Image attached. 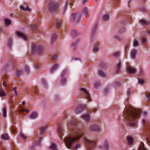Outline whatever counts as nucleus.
<instances>
[{"label":"nucleus","mask_w":150,"mask_h":150,"mask_svg":"<svg viewBox=\"0 0 150 150\" xmlns=\"http://www.w3.org/2000/svg\"><path fill=\"white\" fill-rule=\"evenodd\" d=\"M98 74L99 75L102 77H106L107 75L106 74L101 70L98 71Z\"/></svg>","instance_id":"30"},{"label":"nucleus","mask_w":150,"mask_h":150,"mask_svg":"<svg viewBox=\"0 0 150 150\" xmlns=\"http://www.w3.org/2000/svg\"><path fill=\"white\" fill-rule=\"evenodd\" d=\"M16 88H17L16 87H15L13 88V91H14L15 94V95L16 96L17 95V92L16 91Z\"/></svg>","instance_id":"55"},{"label":"nucleus","mask_w":150,"mask_h":150,"mask_svg":"<svg viewBox=\"0 0 150 150\" xmlns=\"http://www.w3.org/2000/svg\"><path fill=\"white\" fill-rule=\"evenodd\" d=\"M109 16L108 14H105L104 15L103 18V19L104 21H108L109 20Z\"/></svg>","instance_id":"36"},{"label":"nucleus","mask_w":150,"mask_h":150,"mask_svg":"<svg viewBox=\"0 0 150 150\" xmlns=\"http://www.w3.org/2000/svg\"><path fill=\"white\" fill-rule=\"evenodd\" d=\"M89 0H83V4H85L86 2H87Z\"/></svg>","instance_id":"63"},{"label":"nucleus","mask_w":150,"mask_h":150,"mask_svg":"<svg viewBox=\"0 0 150 150\" xmlns=\"http://www.w3.org/2000/svg\"><path fill=\"white\" fill-rule=\"evenodd\" d=\"M126 30L125 28L123 27L121 28H120L119 31V32L120 33H122L125 32L126 31Z\"/></svg>","instance_id":"38"},{"label":"nucleus","mask_w":150,"mask_h":150,"mask_svg":"<svg viewBox=\"0 0 150 150\" xmlns=\"http://www.w3.org/2000/svg\"><path fill=\"white\" fill-rule=\"evenodd\" d=\"M71 59H72V61H73V60H79V59L77 58H75L74 57H72L71 58Z\"/></svg>","instance_id":"60"},{"label":"nucleus","mask_w":150,"mask_h":150,"mask_svg":"<svg viewBox=\"0 0 150 150\" xmlns=\"http://www.w3.org/2000/svg\"><path fill=\"white\" fill-rule=\"evenodd\" d=\"M141 112L139 110L129 107H126L125 108L123 115L128 126L133 127L136 125L134 119L139 117Z\"/></svg>","instance_id":"2"},{"label":"nucleus","mask_w":150,"mask_h":150,"mask_svg":"<svg viewBox=\"0 0 150 150\" xmlns=\"http://www.w3.org/2000/svg\"><path fill=\"white\" fill-rule=\"evenodd\" d=\"M93 50L94 52L99 51V49L98 45L97 44L95 45H94Z\"/></svg>","instance_id":"27"},{"label":"nucleus","mask_w":150,"mask_h":150,"mask_svg":"<svg viewBox=\"0 0 150 150\" xmlns=\"http://www.w3.org/2000/svg\"><path fill=\"white\" fill-rule=\"evenodd\" d=\"M23 74V72L22 71L17 70L16 73V75L19 77Z\"/></svg>","instance_id":"31"},{"label":"nucleus","mask_w":150,"mask_h":150,"mask_svg":"<svg viewBox=\"0 0 150 150\" xmlns=\"http://www.w3.org/2000/svg\"><path fill=\"white\" fill-rule=\"evenodd\" d=\"M5 95V93L3 89L0 88V96L3 97Z\"/></svg>","instance_id":"35"},{"label":"nucleus","mask_w":150,"mask_h":150,"mask_svg":"<svg viewBox=\"0 0 150 150\" xmlns=\"http://www.w3.org/2000/svg\"><path fill=\"white\" fill-rule=\"evenodd\" d=\"M122 65V62H119L116 66V71L117 73H119L120 71V70Z\"/></svg>","instance_id":"22"},{"label":"nucleus","mask_w":150,"mask_h":150,"mask_svg":"<svg viewBox=\"0 0 150 150\" xmlns=\"http://www.w3.org/2000/svg\"><path fill=\"white\" fill-rule=\"evenodd\" d=\"M24 70L25 71V73L26 74H28L29 72H30V69L28 66H25V67L24 68Z\"/></svg>","instance_id":"41"},{"label":"nucleus","mask_w":150,"mask_h":150,"mask_svg":"<svg viewBox=\"0 0 150 150\" xmlns=\"http://www.w3.org/2000/svg\"><path fill=\"white\" fill-rule=\"evenodd\" d=\"M142 42L144 43H145L146 42V39L144 37H142Z\"/></svg>","instance_id":"54"},{"label":"nucleus","mask_w":150,"mask_h":150,"mask_svg":"<svg viewBox=\"0 0 150 150\" xmlns=\"http://www.w3.org/2000/svg\"><path fill=\"white\" fill-rule=\"evenodd\" d=\"M16 33L18 38H21L24 40H27L26 36L24 33L19 31H16Z\"/></svg>","instance_id":"9"},{"label":"nucleus","mask_w":150,"mask_h":150,"mask_svg":"<svg viewBox=\"0 0 150 150\" xmlns=\"http://www.w3.org/2000/svg\"><path fill=\"white\" fill-rule=\"evenodd\" d=\"M30 27L33 30H36L38 29V26L37 24L31 25Z\"/></svg>","instance_id":"26"},{"label":"nucleus","mask_w":150,"mask_h":150,"mask_svg":"<svg viewBox=\"0 0 150 150\" xmlns=\"http://www.w3.org/2000/svg\"><path fill=\"white\" fill-rule=\"evenodd\" d=\"M88 9L87 7H85L82 10V12L84 13L85 16L86 18H87V16L88 13Z\"/></svg>","instance_id":"29"},{"label":"nucleus","mask_w":150,"mask_h":150,"mask_svg":"<svg viewBox=\"0 0 150 150\" xmlns=\"http://www.w3.org/2000/svg\"><path fill=\"white\" fill-rule=\"evenodd\" d=\"M99 129V127L96 124L92 125L90 127L89 130L91 131H96Z\"/></svg>","instance_id":"10"},{"label":"nucleus","mask_w":150,"mask_h":150,"mask_svg":"<svg viewBox=\"0 0 150 150\" xmlns=\"http://www.w3.org/2000/svg\"><path fill=\"white\" fill-rule=\"evenodd\" d=\"M57 55H54L53 57H52V59L53 60H55L57 58Z\"/></svg>","instance_id":"59"},{"label":"nucleus","mask_w":150,"mask_h":150,"mask_svg":"<svg viewBox=\"0 0 150 150\" xmlns=\"http://www.w3.org/2000/svg\"><path fill=\"white\" fill-rule=\"evenodd\" d=\"M34 66L35 68H38L39 67V65L37 63H35Z\"/></svg>","instance_id":"58"},{"label":"nucleus","mask_w":150,"mask_h":150,"mask_svg":"<svg viewBox=\"0 0 150 150\" xmlns=\"http://www.w3.org/2000/svg\"><path fill=\"white\" fill-rule=\"evenodd\" d=\"M104 150H109V146L108 145V142L105 140L104 142L103 146L102 147Z\"/></svg>","instance_id":"20"},{"label":"nucleus","mask_w":150,"mask_h":150,"mask_svg":"<svg viewBox=\"0 0 150 150\" xmlns=\"http://www.w3.org/2000/svg\"><path fill=\"white\" fill-rule=\"evenodd\" d=\"M138 150H146L144 147L143 142H141Z\"/></svg>","instance_id":"24"},{"label":"nucleus","mask_w":150,"mask_h":150,"mask_svg":"<svg viewBox=\"0 0 150 150\" xmlns=\"http://www.w3.org/2000/svg\"><path fill=\"white\" fill-rule=\"evenodd\" d=\"M109 88L108 87L106 88L104 90V92L105 93H106L108 92L109 91Z\"/></svg>","instance_id":"56"},{"label":"nucleus","mask_w":150,"mask_h":150,"mask_svg":"<svg viewBox=\"0 0 150 150\" xmlns=\"http://www.w3.org/2000/svg\"><path fill=\"white\" fill-rule=\"evenodd\" d=\"M85 108V107L83 105H79L77 107L74 112L76 114L80 113L84 110Z\"/></svg>","instance_id":"8"},{"label":"nucleus","mask_w":150,"mask_h":150,"mask_svg":"<svg viewBox=\"0 0 150 150\" xmlns=\"http://www.w3.org/2000/svg\"><path fill=\"white\" fill-rule=\"evenodd\" d=\"M57 131L58 133L61 134L62 132V125L61 123H59L58 124Z\"/></svg>","instance_id":"17"},{"label":"nucleus","mask_w":150,"mask_h":150,"mask_svg":"<svg viewBox=\"0 0 150 150\" xmlns=\"http://www.w3.org/2000/svg\"><path fill=\"white\" fill-rule=\"evenodd\" d=\"M20 136L23 140H25L27 138V137L26 136H25V135H24L22 133H21L20 134Z\"/></svg>","instance_id":"42"},{"label":"nucleus","mask_w":150,"mask_h":150,"mask_svg":"<svg viewBox=\"0 0 150 150\" xmlns=\"http://www.w3.org/2000/svg\"><path fill=\"white\" fill-rule=\"evenodd\" d=\"M58 67V64H56L54 65L51 69L50 72L51 73H52Z\"/></svg>","instance_id":"21"},{"label":"nucleus","mask_w":150,"mask_h":150,"mask_svg":"<svg viewBox=\"0 0 150 150\" xmlns=\"http://www.w3.org/2000/svg\"><path fill=\"white\" fill-rule=\"evenodd\" d=\"M120 54V52H117L113 54V56L116 57H117L119 56Z\"/></svg>","instance_id":"50"},{"label":"nucleus","mask_w":150,"mask_h":150,"mask_svg":"<svg viewBox=\"0 0 150 150\" xmlns=\"http://www.w3.org/2000/svg\"><path fill=\"white\" fill-rule=\"evenodd\" d=\"M138 83L140 84H142L144 83V81L142 79H139Z\"/></svg>","instance_id":"51"},{"label":"nucleus","mask_w":150,"mask_h":150,"mask_svg":"<svg viewBox=\"0 0 150 150\" xmlns=\"http://www.w3.org/2000/svg\"><path fill=\"white\" fill-rule=\"evenodd\" d=\"M20 8L23 11H30V9L29 8L28 6L25 5L20 6Z\"/></svg>","instance_id":"13"},{"label":"nucleus","mask_w":150,"mask_h":150,"mask_svg":"<svg viewBox=\"0 0 150 150\" xmlns=\"http://www.w3.org/2000/svg\"><path fill=\"white\" fill-rule=\"evenodd\" d=\"M32 49L34 52H38L39 54L42 53L43 50V47L39 45L37 42L33 44Z\"/></svg>","instance_id":"4"},{"label":"nucleus","mask_w":150,"mask_h":150,"mask_svg":"<svg viewBox=\"0 0 150 150\" xmlns=\"http://www.w3.org/2000/svg\"><path fill=\"white\" fill-rule=\"evenodd\" d=\"M38 116V114L36 112H33L30 115V118L32 119L36 118Z\"/></svg>","instance_id":"14"},{"label":"nucleus","mask_w":150,"mask_h":150,"mask_svg":"<svg viewBox=\"0 0 150 150\" xmlns=\"http://www.w3.org/2000/svg\"><path fill=\"white\" fill-rule=\"evenodd\" d=\"M146 34L150 35V29H148L146 31Z\"/></svg>","instance_id":"62"},{"label":"nucleus","mask_w":150,"mask_h":150,"mask_svg":"<svg viewBox=\"0 0 150 150\" xmlns=\"http://www.w3.org/2000/svg\"><path fill=\"white\" fill-rule=\"evenodd\" d=\"M130 90L129 89H128L127 91V96H129L130 94Z\"/></svg>","instance_id":"61"},{"label":"nucleus","mask_w":150,"mask_h":150,"mask_svg":"<svg viewBox=\"0 0 150 150\" xmlns=\"http://www.w3.org/2000/svg\"><path fill=\"white\" fill-rule=\"evenodd\" d=\"M35 144H33L30 147V149L31 150H34V147H35Z\"/></svg>","instance_id":"57"},{"label":"nucleus","mask_w":150,"mask_h":150,"mask_svg":"<svg viewBox=\"0 0 150 150\" xmlns=\"http://www.w3.org/2000/svg\"><path fill=\"white\" fill-rule=\"evenodd\" d=\"M28 110L27 109H23L22 110V111H21V112H28Z\"/></svg>","instance_id":"64"},{"label":"nucleus","mask_w":150,"mask_h":150,"mask_svg":"<svg viewBox=\"0 0 150 150\" xmlns=\"http://www.w3.org/2000/svg\"><path fill=\"white\" fill-rule=\"evenodd\" d=\"M140 23L143 26L149 24V22L144 19L141 20L140 21Z\"/></svg>","instance_id":"18"},{"label":"nucleus","mask_w":150,"mask_h":150,"mask_svg":"<svg viewBox=\"0 0 150 150\" xmlns=\"http://www.w3.org/2000/svg\"><path fill=\"white\" fill-rule=\"evenodd\" d=\"M127 72L129 74H134L136 71V69L134 68L128 67H127Z\"/></svg>","instance_id":"11"},{"label":"nucleus","mask_w":150,"mask_h":150,"mask_svg":"<svg viewBox=\"0 0 150 150\" xmlns=\"http://www.w3.org/2000/svg\"><path fill=\"white\" fill-rule=\"evenodd\" d=\"M42 137H40L38 139V140L36 142V144L38 145H39L41 142L42 141Z\"/></svg>","instance_id":"40"},{"label":"nucleus","mask_w":150,"mask_h":150,"mask_svg":"<svg viewBox=\"0 0 150 150\" xmlns=\"http://www.w3.org/2000/svg\"><path fill=\"white\" fill-rule=\"evenodd\" d=\"M81 15L78 13H72L70 19L72 23L76 22L78 23L81 21Z\"/></svg>","instance_id":"3"},{"label":"nucleus","mask_w":150,"mask_h":150,"mask_svg":"<svg viewBox=\"0 0 150 150\" xmlns=\"http://www.w3.org/2000/svg\"><path fill=\"white\" fill-rule=\"evenodd\" d=\"M144 95L147 98L148 100H150V93H147L146 94L145 93Z\"/></svg>","instance_id":"48"},{"label":"nucleus","mask_w":150,"mask_h":150,"mask_svg":"<svg viewBox=\"0 0 150 150\" xmlns=\"http://www.w3.org/2000/svg\"><path fill=\"white\" fill-rule=\"evenodd\" d=\"M4 23L6 26H8L11 23L10 20L8 19H4Z\"/></svg>","instance_id":"32"},{"label":"nucleus","mask_w":150,"mask_h":150,"mask_svg":"<svg viewBox=\"0 0 150 150\" xmlns=\"http://www.w3.org/2000/svg\"><path fill=\"white\" fill-rule=\"evenodd\" d=\"M50 148L52 150H58L57 149V146L55 144L52 143L51 144Z\"/></svg>","instance_id":"34"},{"label":"nucleus","mask_w":150,"mask_h":150,"mask_svg":"<svg viewBox=\"0 0 150 150\" xmlns=\"http://www.w3.org/2000/svg\"><path fill=\"white\" fill-rule=\"evenodd\" d=\"M81 91H82L84 96L86 97V98L89 101H91V97L88 92L85 88H81L80 89Z\"/></svg>","instance_id":"7"},{"label":"nucleus","mask_w":150,"mask_h":150,"mask_svg":"<svg viewBox=\"0 0 150 150\" xmlns=\"http://www.w3.org/2000/svg\"><path fill=\"white\" fill-rule=\"evenodd\" d=\"M66 82V79L64 78H62L61 81V83L62 85H64L65 84Z\"/></svg>","instance_id":"44"},{"label":"nucleus","mask_w":150,"mask_h":150,"mask_svg":"<svg viewBox=\"0 0 150 150\" xmlns=\"http://www.w3.org/2000/svg\"><path fill=\"white\" fill-rule=\"evenodd\" d=\"M137 54V50L135 49L133 50L131 53V57L133 59L135 58L136 54Z\"/></svg>","instance_id":"15"},{"label":"nucleus","mask_w":150,"mask_h":150,"mask_svg":"<svg viewBox=\"0 0 150 150\" xmlns=\"http://www.w3.org/2000/svg\"><path fill=\"white\" fill-rule=\"evenodd\" d=\"M56 27L58 30H59L62 28V24L59 20L57 21Z\"/></svg>","instance_id":"19"},{"label":"nucleus","mask_w":150,"mask_h":150,"mask_svg":"<svg viewBox=\"0 0 150 150\" xmlns=\"http://www.w3.org/2000/svg\"><path fill=\"white\" fill-rule=\"evenodd\" d=\"M139 43L138 41L136 40H134L133 43V45L134 46H137L139 45Z\"/></svg>","instance_id":"46"},{"label":"nucleus","mask_w":150,"mask_h":150,"mask_svg":"<svg viewBox=\"0 0 150 150\" xmlns=\"http://www.w3.org/2000/svg\"><path fill=\"white\" fill-rule=\"evenodd\" d=\"M80 145L79 144H76V146H74L73 148V150H76L78 149L80 147Z\"/></svg>","instance_id":"39"},{"label":"nucleus","mask_w":150,"mask_h":150,"mask_svg":"<svg viewBox=\"0 0 150 150\" xmlns=\"http://www.w3.org/2000/svg\"><path fill=\"white\" fill-rule=\"evenodd\" d=\"M100 86L99 84L98 83H96L94 85V87L96 89H98L99 86Z\"/></svg>","instance_id":"53"},{"label":"nucleus","mask_w":150,"mask_h":150,"mask_svg":"<svg viewBox=\"0 0 150 150\" xmlns=\"http://www.w3.org/2000/svg\"><path fill=\"white\" fill-rule=\"evenodd\" d=\"M67 73V71L66 70H64L62 72V73L61 74V76L62 77H63L64 76L65 74Z\"/></svg>","instance_id":"49"},{"label":"nucleus","mask_w":150,"mask_h":150,"mask_svg":"<svg viewBox=\"0 0 150 150\" xmlns=\"http://www.w3.org/2000/svg\"><path fill=\"white\" fill-rule=\"evenodd\" d=\"M127 140L128 143L129 145H131L132 144L133 141V139L132 137L130 136H127Z\"/></svg>","instance_id":"16"},{"label":"nucleus","mask_w":150,"mask_h":150,"mask_svg":"<svg viewBox=\"0 0 150 150\" xmlns=\"http://www.w3.org/2000/svg\"><path fill=\"white\" fill-rule=\"evenodd\" d=\"M71 34L73 36H75L77 35V32L75 30L72 31Z\"/></svg>","instance_id":"47"},{"label":"nucleus","mask_w":150,"mask_h":150,"mask_svg":"<svg viewBox=\"0 0 150 150\" xmlns=\"http://www.w3.org/2000/svg\"><path fill=\"white\" fill-rule=\"evenodd\" d=\"M12 39L11 38H10L9 40V41L8 42V46L10 47L12 46Z\"/></svg>","instance_id":"43"},{"label":"nucleus","mask_w":150,"mask_h":150,"mask_svg":"<svg viewBox=\"0 0 150 150\" xmlns=\"http://www.w3.org/2000/svg\"><path fill=\"white\" fill-rule=\"evenodd\" d=\"M57 38V35L54 34L53 35L51 38V43L53 44L56 40Z\"/></svg>","instance_id":"28"},{"label":"nucleus","mask_w":150,"mask_h":150,"mask_svg":"<svg viewBox=\"0 0 150 150\" xmlns=\"http://www.w3.org/2000/svg\"><path fill=\"white\" fill-rule=\"evenodd\" d=\"M92 111H91V109L89 110L88 109V111H89L91 112L92 113H95L97 111V110L96 109H93V108L92 109Z\"/></svg>","instance_id":"52"},{"label":"nucleus","mask_w":150,"mask_h":150,"mask_svg":"<svg viewBox=\"0 0 150 150\" xmlns=\"http://www.w3.org/2000/svg\"><path fill=\"white\" fill-rule=\"evenodd\" d=\"M1 138L4 140H8L9 139V137L6 134H2Z\"/></svg>","instance_id":"25"},{"label":"nucleus","mask_w":150,"mask_h":150,"mask_svg":"<svg viewBox=\"0 0 150 150\" xmlns=\"http://www.w3.org/2000/svg\"><path fill=\"white\" fill-rule=\"evenodd\" d=\"M82 118L86 122H89L90 120V116L88 114H85L81 116Z\"/></svg>","instance_id":"12"},{"label":"nucleus","mask_w":150,"mask_h":150,"mask_svg":"<svg viewBox=\"0 0 150 150\" xmlns=\"http://www.w3.org/2000/svg\"><path fill=\"white\" fill-rule=\"evenodd\" d=\"M46 126H43L42 127H40L39 129L40 133L42 134L44 133L46 129Z\"/></svg>","instance_id":"23"},{"label":"nucleus","mask_w":150,"mask_h":150,"mask_svg":"<svg viewBox=\"0 0 150 150\" xmlns=\"http://www.w3.org/2000/svg\"><path fill=\"white\" fill-rule=\"evenodd\" d=\"M97 25L96 24H95L93 25L91 30V31L93 33L95 32L97 28Z\"/></svg>","instance_id":"37"},{"label":"nucleus","mask_w":150,"mask_h":150,"mask_svg":"<svg viewBox=\"0 0 150 150\" xmlns=\"http://www.w3.org/2000/svg\"><path fill=\"white\" fill-rule=\"evenodd\" d=\"M68 134L69 136L66 137L63 140L65 145L69 149L72 146L77 140L83 135V131L79 128L78 120L74 119L71 121L70 124L69 123Z\"/></svg>","instance_id":"1"},{"label":"nucleus","mask_w":150,"mask_h":150,"mask_svg":"<svg viewBox=\"0 0 150 150\" xmlns=\"http://www.w3.org/2000/svg\"><path fill=\"white\" fill-rule=\"evenodd\" d=\"M86 142L87 147L90 150L93 149L96 145V143L89 140H86Z\"/></svg>","instance_id":"6"},{"label":"nucleus","mask_w":150,"mask_h":150,"mask_svg":"<svg viewBox=\"0 0 150 150\" xmlns=\"http://www.w3.org/2000/svg\"><path fill=\"white\" fill-rule=\"evenodd\" d=\"M3 117H6V107H4L2 109Z\"/></svg>","instance_id":"33"},{"label":"nucleus","mask_w":150,"mask_h":150,"mask_svg":"<svg viewBox=\"0 0 150 150\" xmlns=\"http://www.w3.org/2000/svg\"><path fill=\"white\" fill-rule=\"evenodd\" d=\"M80 40L79 39L77 40L76 42L75 43H73L72 44V46L74 47H76V46L77 44L80 42Z\"/></svg>","instance_id":"45"},{"label":"nucleus","mask_w":150,"mask_h":150,"mask_svg":"<svg viewBox=\"0 0 150 150\" xmlns=\"http://www.w3.org/2000/svg\"><path fill=\"white\" fill-rule=\"evenodd\" d=\"M57 7L58 4L57 2L52 0H50L49 2L48 7L51 11L53 12L56 11Z\"/></svg>","instance_id":"5"}]
</instances>
